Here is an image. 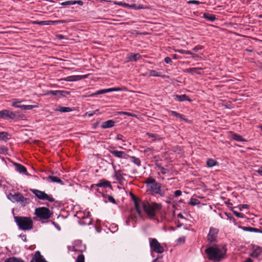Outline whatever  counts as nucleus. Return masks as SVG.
<instances>
[{"label": "nucleus", "mask_w": 262, "mask_h": 262, "mask_svg": "<svg viewBox=\"0 0 262 262\" xmlns=\"http://www.w3.org/2000/svg\"><path fill=\"white\" fill-rule=\"evenodd\" d=\"M10 195L11 196L12 200L13 201L17 202H20L23 204V205L24 206H25L26 204H28L29 203V200L27 198H24L23 195L20 193H17L13 195L10 194Z\"/></svg>", "instance_id": "nucleus-10"}, {"label": "nucleus", "mask_w": 262, "mask_h": 262, "mask_svg": "<svg viewBox=\"0 0 262 262\" xmlns=\"http://www.w3.org/2000/svg\"><path fill=\"white\" fill-rule=\"evenodd\" d=\"M15 166L16 170L20 173H24L27 174V170L26 168L23 165L18 164V163H15Z\"/></svg>", "instance_id": "nucleus-20"}, {"label": "nucleus", "mask_w": 262, "mask_h": 262, "mask_svg": "<svg viewBox=\"0 0 262 262\" xmlns=\"http://www.w3.org/2000/svg\"><path fill=\"white\" fill-rule=\"evenodd\" d=\"M126 89L124 87L123 88H110V89H104V90H101L99 91H97L95 93H92L89 95H83L82 96V97H93L94 96L100 95L104 93H106L107 92H114V91H124Z\"/></svg>", "instance_id": "nucleus-7"}, {"label": "nucleus", "mask_w": 262, "mask_h": 262, "mask_svg": "<svg viewBox=\"0 0 262 262\" xmlns=\"http://www.w3.org/2000/svg\"><path fill=\"white\" fill-rule=\"evenodd\" d=\"M202 69L201 68H188L185 69L184 72L185 73H188L191 74L197 73L200 74L199 71L202 70Z\"/></svg>", "instance_id": "nucleus-24"}, {"label": "nucleus", "mask_w": 262, "mask_h": 262, "mask_svg": "<svg viewBox=\"0 0 262 262\" xmlns=\"http://www.w3.org/2000/svg\"><path fill=\"white\" fill-rule=\"evenodd\" d=\"M48 179H50L53 182H56L58 183L62 184V181L57 177L55 176H49Z\"/></svg>", "instance_id": "nucleus-28"}, {"label": "nucleus", "mask_w": 262, "mask_h": 262, "mask_svg": "<svg viewBox=\"0 0 262 262\" xmlns=\"http://www.w3.org/2000/svg\"><path fill=\"white\" fill-rule=\"evenodd\" d=\"M14 219L19 229L26 231L33 229V223L31 217L16 216Z\"/></svg>", "instance_id": "nucleus-2"}, {"label": "nucleus", "mask_w": 262, "mask_h": 262, "mask_svg": "<svg viewBox=\"0 0 262 262\" xmlns=\"http://www.w3.org/2000/svg\"><path fill=\"white\" fill-rule=\"evenodd\" d=\"M149 76H160L161 75L155 70H151L149 73Z\"/></svg>", "instance_id": "nucleus-39"}, {"label": "nucleus", "mask_w": 262, "mask_h": 262, "mask_svg": "<svg viewBox=\"0 0 262 262\" xmlns=\"http://www.w3.org/2000/svg\"><path fill=\"white\" fill-rule=\"evenodd\" d=\"M82 79V77L79 75L68 76L64 79L67 81H76Z\"/></svg>", "instance_id": "nucleus-23"}, {"label": "nucleus", "mask_w": 262, "mask_h": 262, "mask_svg": "<svg viewBox=\"0 0 262 262\" xmlns=\"http://www.w3.org/2000/svg\"><path fill=\"white\" fill-rule=\"evenodd\" d=\"M182 194V191L181 190H178L174 192V195L176 196H179Z\"/></svg>", "instance_id": "nucleus-49"}, {"label": "nucleus", "mask_w": 262, "mask_h": 262, "mask_svg": "<svg viewBox=\"0 0 262 262\" xmlns=\"http://www.w3.org/2000/svg\"><path fill=\"white\" fill-rule=\"evenodd\" d=\"M76 262H84V256L82 254H79Z\"/></svg>", "instance_id": "nucleus-37"}, {"label": "nucleus", "mask_w": 262, "mask_h": 262, "mask_svg": "<svg viewBox=\"0 0 262 262\" xmlns=\"http://www.w3.org/2000/svg\"><path fill=\"white\" fill-rule=\"evenodd\" d=\"M31 191L38 199L48 200L50 202H53L55 201L54 199H53L52 196L47 194L43 191L34 189H31Z\"/></svg>", "instance_id": "nucleus-6"}, {"label": "nucleus", "mask_w": 262, "mask_h": 262, "mask_svg": "<svg viewBox=\"0 0 262 262\" xmlns=\"http://www.w3.org/2000/svg\"><path fill=\"white\" fill-rule=\"evenodd\" d=\"M177 216H178V217H179V218H181V219H184V216H183V215H182V214H181V213H179V214H178L177 215Z\"/></svg>", "instance_id": "nucleus-62"}, {"label": "nucleus", "mask_w": 262, "mask_h": 262, "mask_svg": "<svg viewBox=\"0 0 262 262\" xmlns=\"http://www.w3.org/2000/svg\"><path fill=\"white\" fill-rule=\"evenodd\" d=\"M188 3L189 4H195V5H199L201 2L198 1H189L188 2Z\"/></svg>", "instance_id": "nucleus-45"}, {"label": "nucleus", "mask_w": 262, "mask_h": 262, "mask_svg": "<svg viewBox=\"0 0 262 262\" xmlns=\"http://www.w3.org/2000/svg\"><path fill=\"white\" fill-rule=\"evenodd\" d=\"M175 97L176 99L179 101H183L185 100H187L189 101H191V100L188 98V97L185 95H176Z\"/></svg>", "instance_id": "nucleus-25"}, {"label": "nucleus", "mask_w": 262, "mask_h": 262, "mask_svg": "<svg viewBox=\"0 0 262 262\" xmlns=\"http://www.w3.org/2000/svg\"><path fill=\"white\" fill-rule=\"evenodd\" d=\"M256 171L260 176H262V167L259 168Z\"/></svg>", "instance_id": "nucleus-53"}, {"label": "nucleus", "mask_w": 262, "mask_h": 262, "mask_svg": "<svg viewBox=\"0 0 262 262\" xmlns=\"http://www.w3.org/2000/svg\"><path fill=\"white\" fill-rule=\"evenodd\" d=\"M8 139V134L7 133L0 132V139L6 141Z\"/></svg>", "instance_id": "nucleus-33"}, {"label": "nucleus", "mask_w": 262, "mask_h": 262, "mask_svg": "<svg viewBox=\"0 0 262 262\" xmlns=\"http://www.w3.org/2000/svg\"><path fill=\"white\" fill-rule=\"evenodd\" d=\"M249 206L248 205H243L242 208H248Z\"/></svg>", "instance_id": "nucleus-63"}, {"label": "nucleus", "mask_w": 262, "mask_h": 262, "mask_svg": "<svg viewBox=\"0 0 262 262\" xmlns=\"http://www.w3.org/2000/svg\"><path fill=\"white\" fill-rule=\"evenodd\" d=\"M68 93L67 92L63 91H50L48 92V94H52L53 95L60 97L61 96H65Z\"/></svg>", "instance_id": "nucleus-19"}, {"label": "nucleus", "mask_w": 262, "mask_h": 262, "mask_svg": "<svg viewBox=\"0 0 262 262\" xmlns=\"http://www.w3.org/2000/svg\"><path fill=\"white\" fill-rule=\"evenodd\" d=\"M134 197V203H135V209L137 211V212H138V213L140 215L141 214V208L140 207V203L141 202V201L137 198L135 196H133Z\"/></svg>", "instance_id": "nucleus-18"}, {"label": "nucleus", "mask_w": 262, "mask_h": 262, "mask_svg": "<svg viewBox=\"0 0 262 262\" xmlns=\"http://www.w3.org/2000/svg\"><path fill=\"white\" fill-rule=\"evenodd\" d=\"M114 121L112 120H110L104 122L101 125L102 128H108L114 126Z\"/></svg>", "instance_id": "nucleus-21"}, {"label": "nucleus", "mask_w": 262, "mask_h": 262, "mask_svg": "<svg viewBox=\"0 0 262 262\" xmlns=\"http://www.w3.org/2000/svg\"><path fill=\"white\" fill-rule=\"evenodd\" d=\"M170 114H171V115L173 116H175L177 118H180L182 120H185L183 118V116L182 115H181L180 114L175 112V111H170Z\"/></svg>", "instance_id": "nucleus-34"}, {"label": "nucleus", "mask_w": 262, "mask_h": 262, "mask_svg": "<svg viewBox=\"0 0 262 262\" xmlns=\"http://www.w3.org/2000/svg\"><path fill=\"white\" fill-rule=\"evenodd\" d=\"M219 230L214 228H210V231L208 234L207 239L210 242H212L215 241L218 234Z\"/></svg>", "instance_id": "nucleus-11"}, {"label": "nucleus", "mask_w": 262, "mask_h": 262, "mask_svg": "<svg viewBox=\"0 0 262 262\" xmlns=\"http://www.w3.org/2000/svg\"><path fill=\"white\" fill-rule=\"evenodd\" d=\"M126 115H127L128 116L137 117V116L135 114H132V113H128V112H126Z\"/></svg>", "instance_id": "nucleus-54"}, {"label": "nucleus", "mask_w": 262, "mask_h": 262, "mask_svg": "<svg viewBox=\"0 0 262 262\" xmlns=\"http://www.w3.org/2000/svg\"><path fill=\"white\" fill-rule=\"evenodd\" d=\"M143 210L150 217H154L156 215V211L161 209L162 205L160 203L153 202L151 204L147 202L142 203Z\"/></svg>", "instance_id": "nucleus-3"}, {"label": "nucleus", "mask_w": 262, "mask_h": 262, "mask_svg": "<svg viewBox=\"0 0 262 262\" xmlns=\"http://www.w3.org/2000/svg\"><path fill=\"white\" fill-rule=\"evenodd\" d=\"M149 189L152 193L159 194L162 196L165 194L164 191L161 189V184L158 182L149 186Z\"/></svg>", "instance_id": "nucleus-9"}, {"label": "nucleus", "mask_w": 262, "mask_h": 262, "mask_svg": "<svg viewBox=\"0 0 262 262\" xmlns=\"http://www.w3.org/2000/svg\"><path fill=\"white\" fill-rule=\"evenodd\" d=\"M134 158V162L135 164H136L137 165H140V161L138 158H135V157H133Z\"/></svg>", "instance_id": "nucleus-47"}, {"label": "nucleus", "mask_w": 262, "mask_h": 262, "mask_svg": "<svg viewBox=\"0 0 262 262\" xmlns=\"http://www.w3.org/2000/svg\"><path fill=\"white\" fill-rule=\"evenodd\" d=\"M65 20H45V21H35L33 22L34 24H37L39 25H56L60 23H65Z\"/></svg>", "instance_id": "nucleus-13"}, {"label": "nucleus", "mask_w": 262, "mask_h": 262, "mask_svg": "<svg viewBox=\"0 0 262 262\" xmlns=\"http://www.w3.org/2000/svg\"><path fill=\"white\" fill-rule=\"evenodd\" d=\"M158 168L159 170H160L161 172L163 174H165V173H166L167 172V170L166 169L164 168L163 167L160 166V165H158Z\"/></svg>", "instance_id": "nucleus-42"}, {"label": "nucleus", "mask_w": 262, "mask_h": 262, "mask_svg": "<svg viewBox=\"0 0 262 262\" xmlns=\"http://www.w3.org/2000/svg\"><path fill=\"white\" fill-rule=\"evenodd\" d=\"M115 4H116V3H115ZM117 4L119 5H123L124 6H128V4H122V3H117Z\"/></svg>", "instance_id": "nucleus-61"}, {"label": "nucleus", "mask_w": 262, "mask_h": 262, "mask_svg": "<svg viewBox=\"0 0 262 262\" xmlns=\"http://www.w3.org/2000/svg\"><path fill=\"white\" fill-rule=\"evenodd\" d=\"M129 7L134 9H137V6H136L135 4L129 6Z\"/></svg>", "instance_id": "nucleus-58"}, {"label": "nucleus", "mask_w": 262, "mask_h": 262, "mask_svg": "<svg viewBox=\"0 0 262 262\" xmlns=\"http://www.w3.org/2000/svg\"><path fill=\"white\" fill-rule=\"evenodd\" d=\"M242 229L244 231H250V232H258L259 231V230L257 228L250 227H242Z\"/></svg>", "instance_id": "nucleus-29"}, {"label": "nucleus", "mask_w": 262, "mask_h": 262, "mask_svg": "<svg viewBox=\"0 0 262 262\" xmlns=\"http://www.w3.org/2000/svg\"><path fill=\"white\" fill-rule=\"evenodd\" d=\"M146 135L152 139V141H155L156 140H161L162 138L159 137L157 134H151L149 133H147Z\"/></svg>", "instance_id": "nucleus-26"}, {"label": "nucleus", "mask_w": 262, "mask_h": 262, "mask_svg": "<svg viewBox=\"0 0 262 262\" xmlns=\"http://www.w3.org/2000/svg\"><path fill=\"white\" fill-rule=\"evenodd\" d=\"M126 112H119L118 113L119 114H123V115H126Z\"/></svg>", "instance_id": "nucleus-64"}, {"label": "nucleus", "mask_w": 262, "mask_h": 262, "mask_svg": "<svg viewBox=\"0 0 262 262\" xmlns=\"http://www.w3.org/2000/svg\"><path fill=\"white\" fill-rule=\"evenodd\" d=\"M117 139V140H122L123 141H124L123 140V136L122 135H120V134H119L117 136V137H116Z\"/></svg>", "instance_id": "nucleus-51"}, {"label": "nucleus", "mask_w": 262, "mask_h": 262, "mask_svg": "<svg viewBox=\"0 0 262 262\" xmlns=\"http://www.w3.org/2000/svg\"><path fill=\"white\" fill-rule=\"evenodd\" d=\"M75 4V2L73 1H66L61 4L62 6L71 5Z\"/></svg>", "instance_id": "nucleus-43"}, {"label": "nucleus", "mask_w": 262, "mask_h": 262, "mask_svg": "<svg viewBox=\"0 0 262 262\" xmlns=\"http://www.w3.org/2000/svg\"><path fill=\"white\" fill-rule=\"evenodd\" d=\"M75 2V4H78L80 5H83V2L81 1H74Z\"/></svg>", "instance_id": "nucleus-59"}, {"label": "nucleus", "mask_w": 262, "mask_h": 262, "mask_svg": "<svg viewBox=\"0 0 262 262\" xmlns=\"http://www.w3.org/2000/svg\"><path fill=\"white\" fill-rule=\"evenodd\" d=\"M204 17L206 19H207L208 20H209L210 21H213L215 20V17L214 15H211L210 14H208V13H205L204 14Z\"/></svg>", "instance_id": "nucleus-31"}, {"label": "nucleus", "mask_w": 262, "mask_h": 262, "mask_svg": "<svg viewBox=\"0 0 262 262\" xmlns=\"http://www.w3.org/2000/svg\"><path fill=\"white\" fill-rule=\"evenodd\" d=\"M95 185L97 187H112V185L111 184V183L107 181L104 180H101L99 181V182L98 184H95Z\"/></svg>", "instance_id": "nucleus-16"}, {"label": "nucleus", "mask_w": 262, "mask_h": 262, "mask_svg": "<svg viewBox=\"0 0 262 262\" xmlns=\"http://www.w3.org/2000/svg\"><path fill=\"white\" fill-rule=\"evenodd\" d=\"M144 8H145L142 5H139L137 6V9H144Z\"/></svg>", "instance_id": "nucleus-60"}, {"label": "nucleus", "mask_w": 262, "mask_h": 262, "mask_svg": "<svg viewBox=\"0 0 262 262\" xmlns=\"http://www.w3.org/2000/svg\"><path fill=\"white\" fill-rule=\"evenodd\" d=\"M111 152L116 157L126 159L128 156L124 151L117 150L111 151Z\"/></svg>", "instance_id": "nucleus-15"}, {"label": "nucleus", "mask_w": 262, "mask_h": 262, "mask_svg": "<svg viewBox=\"0 0 262 262\" xmlns=\"http://www.w3.org/2000/svg\"><path fill=\"white\" fill-rule=\"evenodd\" d=\"M232 138L235 140L238 141H241L243 140L241 136L236 134H233L232 135Z\"/></svg>", "instance_id": "nucleus-38"}, {"label": "nucleus", "mask_w": 262, "mask_h": 262, "mask_svg": "<svg viewBox=\"0 0 262 262\" xmlns=\"http://www.w3.org/2000/svg\"><path fill=\"white\" fill-rule=\"evenodd\" d=\"M108 201L110 202H112L113 203H116L115 199L112 196H109L108 198Z\"/></svg>", "instance_id": "nucleus-50"}, {"label": "nucleus", "mask_w": 262, "mask_h": 262, "mask_svg": "<svg viewBox=\"0 0 262 262\" xmlns=\"http://www.w3.org/2000/svg\"><path fill=\"white\" fill-rule=\"evenodd\" d=\"M192 56V57L193 58H198L199 57V56L196 54H193L191 52V54H190Z\"/></svg>", "instance_id": "nucleus-57"}, {"label": "nucleus", "mask_w": 262, "mask_h": 262, "mask_svg": "<svg viewBox=\"0 0 262 262\" xmlns=\"http://www.w3.org/2000/svg\"><path fill=\"white\" fill-rule=\"evenodd\" d=\"M207 164L209 167H213L216 164V162L212 159H210L207 160Z\"/></svg>", "instance_id": "nucleus-32"}, {"label": "nucleus", "mask_w": 262, "mask_h": 262, "mask_svg": "<svg viewBox=\"0 0 262 262\" xmlns=\"http://www.w3.org/2000/svg\"><path fill=\"white\" fill-rule=\"evenodd\" d=\"M200 203L198 200L196 199H191L189 204L192 205H196Z\"/></svg>", "instance_id": "nucleus-40"}, {"label": "nucleus", "mask_w": 262, "mask_h": 262, "mask_svg": "<svg viewBox=\"0 0 262 262\" xmlns=\"http://www.w3.org/2000/svg\"><path fill=\"white\" fill-rule=\"evenodd\" d=\"M185 241V237H180L178 239V242H180V243H184Z\"/></svg>", "instance_id": "nucleus-55"}, {"label": "nucleus", "mask_w": 262, "mask_h": 262, "mask_svg": "<svg viewBox=\"0 0 262 262\" xmlns=\"http://www.w3.org/2000/svg\"><path fill=\"white\" fill-rule=\"evenodd\" d=\"M15 114L7 110H4L2 111H0V118L6 119V118H10L13 119L15 117Z\"/></svg>", "instance_id": "nucleus-12"}, {"label": "nucleus", "mask_w": 262, "mask_h": 262, "mask_svg": "<svg viewBox=\"0 0 262 262\" xmlns=\"http://www.w3.org/2000/svg\"><path fill=\"white\" fill-rule=\"evenodd\" d=\"M205 252L210 260L221 261L226 257L227 249L225 246L211 247Z\"/></svg>", "instance_id": "nucleus-1"}, {"label": "nucleus", "mask_w": 262, "mask_h": 262, "mask_svg": "<svg viewBox=\"0 0 262 262\" xmlns=\"http://www.w3.org/2000/svg\"><path fill=\"white\" fill-rule=\"evenodd\" d=\"M141 58V55L139 53L132 54L130 53L128 55L127 58L128 61H136Z\"/></svg>", "instance_id": "nucleus-17"}, {"label": "nucleus", "mask_w": 262, "mask_h": 262, "mask_svg": "<svg viewBox=\"0 0 262 262\" xmlns=\"http://www.w3.org/2000/svg\"><path fill=\"white\" fill-rule=\"evenodd\" d=\"M22 101H24V100H19L17 99H13L12 105L15 107L20 108L22 110H31L33 108L38 107L37 105H17V103H20Z\"/></svg>", "instance_id": "nucleus-8"}, {"label": "nucleus", "mask_w": 262, "mask_h": 262, "mask_svg": "<svg viewBox=\"0 0 262 262\" xmlns=\"http://www.w3.org/2000/svg\"><path fill=\"white\" fill-rule=\"evenodd\" d=\"M5 262H24L20 259L16 258L15 257H11L6 260Z\"/></svg>", "instance_id": "nucleus-30"}, {"label": "nucleus", "mask_w": 262, "mask_h": 262, "mask_svg": "<svg viewBox=\"0 0 262 262\" xmlns=\"http://www.w3.org/2000/svg\"><path fill=\"white\" fill-rule=\"evenodd\" d=\"M115 176L117 179L119 181H120L123 179L122 174L119 170L115 172Z\"/></svg>", "instance_id": "nucleus-36"}, {"label": "nucleus", "mask_w": 262, "mask_h": 262, "mask_svg": "<svg viewBox=\"0 0 262 262\" xmlns=\"http://www.w3.org/2000/svg\"><path fill=\"white\" fill-rule=\"evenodd\" d=\"M30 262H47L41 255L39 251L35 252Z\"/></svg>", "instance_id": "nucleus-14"}, {"label": "nucleus", "mask_w": 262, "mask_h": 262, "mask_svg": "<svg viewBox=\"0 0 262 262\" xmlns=\"http://www.w3.org/2000/svg\"><path fill=\"white\" fill-rule=\"evenodd\" d=\"M57 37L59 38V39H63L64 38V36L62 35H61V34H58L56 35Z\"/></svg>", "instance_id": "nucleus-56"}, {"label": "nucleus", "mask_w": 262, "mask_h": 262, "mask_svg": "<svg viewBox=\"0 0 262 262\" xmlns=\"http://www.w3.org/2000/svg\"><path fill=\"white\" fill-rule=\"evenodd\" d=\"M72 110L69 107H63V106H59L56 110V111H58L62 113L64 112H69L72 111Z\"/></svg>", "instance_id": "nucleus-27"}, {"label": "nucleus", "mask_w": 262, "mask_h": 262, "mask_svg": "<svg viewBox=\"0 0 262 262\" xmlns=\"http://www.w3.org/2000/svg\"><path fill=\"white\" fill-rule=\"evenodd\" d=\"M149 245L151 251L158 253H162L163 252L164 248L157 239L150 238Z\"/></svg>", "instance_id": "nucleus-4"}, {"label": "nucleus", "mask_w": 262, "mask_h": 262, "mask_svg": "<svg viewBox=\"0 0 262 262\" xmlns=\"http://www.w3.org/2000/svg\"><path fill=\"white\" fill-rule=\"evenodd\" d=\"M156 182H157L155 181V180L152 178L147 179L146 182V184L148 185V187Z\"/></svg>", "instance_id": "nucleus-35"}, {"label": "nucleus", "mask_w": 262, "mask_h": 262, "mask_svg": "<svg viewBox=\"0 0 262 262\" xmlns=\"http://www.w3.org/2000/svg\"><path fill=\"white\" fill-rule=\"evenodd\" d=\"M175 52H179L181 54H191V52L190 51L183 50H176Z\"/></svg>", "instance_id": "nucleus-41"}, {"label": "nucleus", "mask_w": 262, "mask_h": 262, "mask_svg": "<svg viewBox=\"0 0 262 262\" xmlns=\"http://www.w3.org/2000/svg\"><path fill=\"white\" fill-rule=\"evenodd\" d=\"M262 252V248L259 247H254L251 255L253 257H257Z\"/></svg>", "instance_id": "nucleus-22"}, {"label": "nucleus", "mask_w": 262, "mask_h": 262, "mask_svg": "<svg viewBox=\"0 0 262 262\" xmlns=\"http://www.w3.org/2000/svg\"><path fill=\"white\" fill-rule=\"evenodd\" d=\"M164 61L166 63H170L172 62L171 58L168 57H166Z\"/></svg>", "instance_id": "nucleus-48"}, {"label": "nucleus", "mask_w": 262, "mask_h": 262, "mask_svg": "<svg viewBox=\"0 0 262 262\" xmlns=\"http://www.w3.org/2000/svg\"><path fill=\"white\" fill-rule=\"evenodd\" d=\"M94 114H95V112H93L92 113L87 112L85 113V115L88 116L89 117H91L93 115H94Z\"/></svg>", "instance_id": "nucleus-52"}, {"label": "nucleus", "mask_w": 262, "mask_h": 262, "mask_svg": "<svg viewBox=\"0 0 262 262\" xmlns=\"http://www.w3.org/2000/svg\"><path fill=\"white\" fill-rule=\"evenodd\" d=\"M233 212H234V214H235V215L238 217H244V215L242 213H241L239 212H237L236 211H234Z\"/></svg>", "instance_id": "nucleus-46"}, {"label": "nucleus", "mask_w": 262, "mask_h": 262, "mask_svg": "<svg viewBox=\"0 0 262 262\" xmlns=\"http://www.w3.org/2000/svg\"><path fill=\"white\" fill-rule=\"evenodd\" d=\"M203 48V47L202 46H200V45H198V46H195L194 48H193V50L195 52H197L198 51H199V50H201Z\"/></svg>", "instance_id": "nucleus-44"}, {"label": "nucleus", "mask_w": 262, "mask_h": 262, "mask_svg": "<svg viewBox=\"0 0 262 262\" xmlns=\"http://www.w3.org/2000/svg\"><path fill=\"white\" fill-rule=\"evenodd\" d=\"M35 214L39 217L43 219H48L51 217L50 210L46 207H39L35 209Z\"/></svg>", "instance_id": "nucleus-5"}]
</instances>
